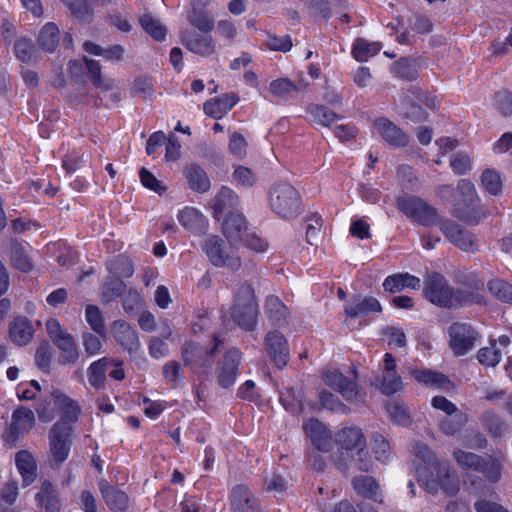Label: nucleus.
I'll return each mask as SVG.
<instances>
[{
  "instance_id": "nucleus-1",
  "label": "nucleus",
  "mask_w": 512,
  "mask_h": 512,
  "mask_svg": "<svg viewBox=\"0 0 512 512\" xmlns=\"http://www.w3.org/2000/svg\"><path fill=\"white\" fill-rule=\"evenodd\" d=\"M423 295L429 302L442 308H454L482 301V297L479 295L467 290L454 289L447 279L438 272L426 276Z\"/></svg>"
},
{
  "instance_id": "nucleus-2",
  "label": "nucleus",
  "mask_w": 512,
  "mask_h": 512,
  "mask_svg": "<svg viewBox=\"0 0 512 512\" xmlns=\"http://www.w3.org/2000/svg\"><path fill=\"white\" fill-rule=\"evenodd\" d=\"M418 480L431 494L442 489L447 495H455L459 491L457 476L451 472L446 461H434L431 465L417 470Z\"/></svg>"
},
{
  "instance_id": "nucleus-3",
  "label": "nucleus",
  "mask_w": 512,
  "mask_h": 512,
  "mask_svg": "<svg viewBox=\"0 0 512 512\" xmlns=\"http://www.w3.org/2000/svg\"><path fill=\"white\" fill-rule=\"evenodd\" d=\"M269 207L283 219L295 218L301 206L299 192L287 182H277L269 190Z\"/></svg>"
},
{
  "instance_id": "nucleus-4",
  "label": "nucleus",
  "mask_w": 512,
  "mask_h": 512,
  "mask_svg": "<svg viewBox=\"0 0 512 512\" xmlns=\"http://www.w3.org/2000/svg\"><path fill=\"white\" fill-rule=\"evenodd\" d=\"M258 314V305L253 287L243 283L235 290L232 318L245 330L253 329Z\"/></svg>"
},
{
  "instance_id": "nucleus-5",
  "label": "nucleus",
  "mask_w": 512,
  "mask_h": 512,
  "mask_svg": "<svg viewBox=\"0 0 512 512\" xmlns=\"http://www.w3.org/2000/svg\"><path fill=\"white\" fill-rule=\"evenodd\" d=\"M45 327L50 339L61 351L58 362L61 365L75 364L79 359V352L73 336L54 318L49 319Z\"/></svg>"
},
{
  "instance_id": "nucleus-6",
  "label": "nucleus",
  "mask_w": 512,
  "mask_h": 512,
  "mask_svg": "<svg viewBox=\"0 0 512 512\" xmlns=\"http://www.w3.org/2000/svg\"><path fill=\"white\" fill-rule=\"evenodd\" d=\"M397 207L411 220L423 226L439 224L438 213L434 207L418 197H400Z\"/></svg>"
},
{
  "instance_id": "nucleus-7",
  "label": "nucleus",
  "mask_w": 512,
  "mask_h": 512,
  "mask_svg": "<svg viewBox=\"0 0 512 512\" xmlns=\"http://www.w3.org/2000/svg\"><path fill=\"white\" fill-rule=\"evenodd\" d=\"M335 443L338 445L341 456L334 457L333 461L338 469L345 471L348 463L343 455L348 457L360 447H366V438L360 428L345 427L336 433Z\"/></svg>"
},
{
  "instance_id": "nucleus-8",
  "label": "nucleus",
  "mask_w": 512,
  "mask_h": 512,
  "mask_svg": "<svg viewBox=\"0 0 512 512\" xmlns=\"http://www.w3.org/2000/svg\"><path fill=\"white\" fill-rule=\"evenodd\" d=\"M202 248L212 265L216 267L228 266L231 269L240 267L239 257H234L227 251L225 241L218 235L208 236L202 243Z\"/></svg>"
},
{
  "instance_id": "nucleus-9",
  "label": "nucleus",
  "mask_w": 512,
  "mask_h": 512,
  "mask_svg": "<svg viewBox=\"0 0 512 512\" xmlns=\"http://www.w3.org/2000/svg\"><path fill=\"white\" fill-rule=\"evenodd\" d=\"M323 381L333 390L337 391L347 401L362 399L363 393L355 379H349L339 370H325L322 373Z\"/></svg>"
},
{
  "instance_id": "nucleus-10",
  "label": "nucleus",
  "mask_w": 512,
  "mask_h": 512,
  "mask_svg": "<svg viewBox=\"0 0 512 512\" xmlns=\"http://www.w3.org/2000/svg\"><path fill=\"white\" fill-rule=\"evenodd\" d=\"M439 228L448 241L462 251L474 252L477 249L476 237L460 224L449 220H441Z\"/></svg>"
},
{
  "instance_id": "nucleus-11",
  "label": "nucleus",
  "mask_w": 512,
  "mask_h": 512,
  "mask_svg": "<svg viewBox=\"0 0 512 512\" xmlns=\"http://www.w3.org/2000/svg\"><path fill=\"white\" fill-rule=\"evenodd\" d=\"M448 334L450 348L457 356L465 355L470 351L477 339L476 331L467 323H453L448 329Z\"/></svg>"
},
{
  "instance_id": "nucleus-12",
  "label": "nucleus",
  "mask_w": 512,
  "mask_h": 512,
  "mask_svg": "<svg viewBox=\"0 0 512 512\" xmlns=\"http://www.w3.org/2000/svg\"><path fill=\"white\" fill-rule=\"evenodd\" d=\"M211 349L204 348L194 342H185L182 346V357L186 365L210 369V362L213 355L222 344L220 337L215 336Z\"/></svg>"
},
{
  "instance_id": "nucleus-13",
  "label": "nucleus",
  "mask_w": 512,
  "mask_h": 512,
  "mask_svg": "<svg viewBox=\"0 0 512 512\" xmlns=\"http://www.w3.org/2000/svg\"><path fill=\"white\" fill-rule=\"evenodd\" d=\"M72 428L64 423H55L50 430V451L55 462H64L70 452Z\"/></svg>"
},
{
  "instance_id": "nucleus-14",
  "label": "nucleus",
  "mask_w": 512,
  "mask_h": 512,
  "mask_svg": "<svg viewBox=\"0 0 512 512\" xmlns=\"http://www.w3.org/2000/svg\"><path fill=\"white\" fill-rule=\"evenodd\" d=\"M372 127L373 135L381 137L391 147H405L409 142L408 135L387 118L375 119Z\"/></svg>"
},
{
  "instance_id": "nucleus-15",
  "label": "nucleus",
  "mask_w": 512,
  "mask_h": 512,
  "mask_svg": "<svg viewBox=\"0 0 512 512\" xmlns=\"http://www.w3.org/2000/svg\"><path fill=\"white\" fill-rule=\"evenodd\" d=\"M111 333L115 341L130 355H135L141 351L142 345L138 332L126 321H113Z\"/></svg>"
},
{
  "instance_id": "nucleus-16",
  "label": "nucleus",
  "mask_w": 512,
  "mask_h": 512,
  "mask_svg": "<svg viewBox=\"0 0 512 512\" xmlns=\"http://www.w3.org/2000/svg\"><path fill=\"white\" fill-rule=\"evenodd\" d=\"M240 361L241 352L237 348H231L218 363L217 382L222 388H229L235 383Z\"/></svg>"
},
{
  "instance_id": "nucleus-17",
  "label": "nucleus",
  "mask_w": 512,
  "mask_h": 512,
  "mask_svg": "<svg viewBox=\"0 0 512 512\" xmlns=\"http://www.w3.org/2000/svg\"><path fill=\"white\" fill-rule=\"evenodd\" d=\"M180 37L185 48L194 54L209 57L216 53V41L210 35L183 30Z\"/></svg>"
},
{
  "instance_id": "nucleus-18",
  "label": "nucleus",
  "mask_w": 512,
  "mask_h": 512,
  "mask_svg": "<svg viewBox=\"0 0 512 512\" xmlns=\"http://www.w3.org/2000/svg\"><path fill=\"white\" fill-rule=\"evenodd\" d=\"M35 423V416L31 409L27 407H19L11 417V424L8 432L5 434V439L8 443L15 444V442L25 433L28 432Z\"/></svg>"
},
{
  "instance_id": "nucleus-19",
  "label": "nucleus",
  "mask_w": 512,
  "mask_h": 512,
  "mask_svg": "<svg viewBox=\"0 0 512 512\" xmlns=\"http://www.w3.org/2000/svg\"><path fill=\"white\" fill-rule=\"evenodd\" d=\"M264 344L274 364L280 369L285 367L289 360V347L284 335L278 331H271L266 334Z\"/></svg>"
},
{
  "instance_id": "nucleus-20",
  "label": "nucleus",
  "mask_w": 512,
  "mask_h": 512,
  "mask_svg": "<svg viewBox=\"0 0 512 512\" xmlns=\"http://www.w3.org/2000/svg\"><path fill=\"white\" fill-rule=\"evenodd\" d=\"M304 430L312 445L320 452H329L334 440L332 432L319 420L310 419L304 425Z\"/></svg>"
},
{
  "instance_id": "nucleus-21",
  "label": "nucleus",
  "mask_w": 512,
  "mask_h": 512,
  "mask_svg": "<svg viewBox=\"0 0 512 512\" xmlns=\"http://www.w3.org/2000/svg\"><path fill=\"white\" fill-rule=\"evenodd\" d=\"M51 399H53L55 408L61 413V421L58 423L69 425L78 420L81 409L76 401L60 390H53L51 392Z\"/></svg>"
},
{
  "instance_id": "nucleus-22",
  "label": "nucleus",
  "mask_w": 512,
  "mask_h": 512,
  "mask_svg": "<svg viewBox=\"0 0 512 512\" xmlns=\"http://www.w3.org/2000/svg\"><path fill=\"white\" fill-rule=\"evenodd\" d=\"M179 223L189 232L195 235H201L208 230L207 218L194 207H184L177 214Z\"/></svg>"
},
{
  "instance_id": "nucleus-23",
  "label": "nucleus",
  "mask_w": 512,
  "mask_h": 512,
  "mask_svg": "<svg viewBox=\"0 0 512 512\" xmlns=\"http://www.w3.org/2000/svg\"><path fill=\"white\" fill-rule=\"evenodd\" d=\"M231 510L232 512H262L258 499L242 485L236 486L232 491Z\"/></svg>"
},
{
  "instance_id": "nucleus-24",
  "label": "nucleus",
  "mask_w": 512,
  "mask_h": 512,
  "mask_svg": "<svg viewBox=\"0 0 512 512\" xmlns=\"http://www.w3.org/2000/svg\"><path fill=\"white\" fill-rule=\"evenodd\" d=\"M453 215L468 225H477L488 217V212L480 202L472 205L468 202H457L454 206Z\"/></svg>"
},
{
  "instance_id": "nucleus-25",
  "label": "nucleus",
  "mask_w": 512,
  "mask_h": 512,
  "mask_svg": "<svg viewBox=\"0 0 512 512\" xmlns=\"http://www.w3.org/2000/svg\"><path fill=\"white\" fill-rule=\"evenodd\" d=\"M352 486L356 493L376 503L384 504L383 495L379 483L371 476H356L352 480Z\"/></svg>"
},
{
  "instance_id": "nucleus-26",
  "label": "nucleus",
  "mask_w": 512,
  "mask_h": 512,
  "mask_svg": "<svg viewBox=\"0 0 512 512\" xmlns=\"http://www.w3.org/2000/svg\"><path fill=\"white\" fill-rule=\"evenodd\" d=\"M183 175L189 188L197 193H205L211 187L207 173L196 163L187 165L183 170Z\"/></svg>"
},
{
  "instance_id": "nucleus-27",
  "label": "nucleus",
  "mask_w": 512,
  "mask_h": 512,
  "mask_svg": "<svg viewBox=\"0 0 512 512\" xmlns=\"http://www.w3.org/2000/svg\"><path fill=\"white\" fill-rule=\"evenodd\" d=\"M381 305L374 297H355L345 306V314L350 318L366 316L370 312H380Z\"/></svg>"
},
{
  "instance_id": "nucleus-28",
  "label": "nucleus",
  "mask_w": 512,
  "mask_h": 512,
  "mask_svg": "<svg viewBox=\"0 0 512 512\" xmlns=\"http://www.w3.org/2000/svg\"><path fill=\"white\" fill-rule=\"evenodd\" d=\"M238 101L239 98L235 94H226L220 98L206 101L203 109L206 115L214 119H221Z\"/></svg>"
},
{
  "instance_id": "nucleus-29",
  "label": "nucleus",
  "mask_w": 512,
  "mask_h": 512,
  "mask_svg": "<svg viewBox=\"0 0 512 512\" xmlns=\"http://www.w3.org/2000/svg\"><path fill=\"white\" fill-rule=\"evenodd\" d=\"M411 374L417 382L429 387L441 390H449L452 387V382L440 372L428 369H414L411 371Z\"/></svg>"
},
{
  "instance_id": "nucleus-30",
  "label": "nucleus",
  "mask_w": 512,
  "mask_h": 512,
  "mask_svg": "<svg viewBox=\"0 0 512 512\" xmlns=\"http://www.w3.org/2000/svg\"><path fill=\"white\" fill-rule=\"evenodd\" d=\"M420 286V279L409 273H399L388 276L383 282L384 289L391 293L402 291L405 288L417 290Z\"/></svg>"
},
{
  "instance_id": "nucleus-31",
  "label": "nucleus",
  "mask_w": 512,
  "mask_h": 512,
  "mask_svg": "<svg viewBox=\"0 0 512 512\" xmlns=\"http://www.w3.org/2000/svg\"><path fill=\"white\" fill-rule=\"evenodd\" d=\"M33 333L34 331L32 325L24 317L16 318L10 324V338L15 344L19 346L27 345L32 340Z\"/></svg>"
},
{
  "instance_id": "nucleus-32",
  "label": "nucleus",
  "mask_w": 512,
  "mask_h": 512,
  "mask_svg": "<svg viewBox=\"0 0 512 512\" xmlns=\"http://www.w3.org/2000/svg\"><path fill=\"white\" fill-rule=\"evenodd\" d=\"M239 203L238 195L229 187L223 186L216 194L212 202L214 217L226 210L235 208Z\"/></svg>"
},
{
  "instance_id": "nucleus-33",
  "label": "nucleus",
  "mask_w": 512,
  "mask_h": 512,
  "mask_svg": "<svg viewBox=\"0 0 512 512\" xmlns=\"http://www.w3.org/2000/svg\"><path fill=\"white\" fill-rule=\"evenodd\" d=\"M37 503L44 507L46 512H59L60 501L57 492L49 481H44L40 491L36 494Z\"/></svg>"
},
{
  "instance_id": "nucleus-34",
  "label": "nucleus",
  "mask_w": 512,
  "mask_h": 512,
  "mask_svg": "<svg viewBox=\"0 0 512 512\" xmlns=\"http://www.w3.org/2000/svg\"><path fill=\"white\" fill-rule=\"evenodd\" d=\"M265 313L273 323L279 326H282L287 322L289 315L288 308L277 296L274 295L266 298Z\"/></svg>"
},
{
  "instance_id": "nucleus-35",
  "label": "nucleus",
  "mask_w": 512,
  "mask_h": 512,
  "mask_svg": "<svg viewBox=\"0 0 512 512\" xmlns=\"http://www.w3.org/2000/svg\"><path fill=\"white\" fill-rule=\"evenodd\" d=\"M15 461L23 484L30 485L36 478V463L33 456L27 451H20L16 454Z\"/></svg>"
},
{
  "instance_id": "nucleus-36",
  "label": "nucleus",
  "mask_w": 512,
  "mask_h": 512,
  "mask_svg": "<svg viewBox=\"0 0 512 512\" xmlns=\"http://www.w3.org/2000/svg\"><path fill=\"white\" fill-rule=\"evenodd\" d=\"M102 497L108 507L113 511H124L128 508V496L112 486L105 485L100 488Z\"/></svg>"
},
{
  "instance_id": "nucleus-37",
  "label": "nucleus",
  "mask_w": 512,
  "mask_h": 512,
  "mask_svg": "<svg viewBox=\"0 0 512 512\" xmlns=\"http://www.w3.org/2000/svg\"><path fill=\"white\" fill-rule=\"evenodd\" d=\"M246 231V221L241 214L229 215L223 223V233L230 242H237Z\"/></svg>"
},
{
  "instance_id": "nucleus-38",
  "label": "nucleus",
  "mask_w": 512,
  "mask_h": 512,
  "mask_svg": "<svg viewBox=\"0 0 512 512\" xmlns=\"http://www.w3.org/2000/svg\"><path fill=\"white\" fill-rule=\"evenodd\" d=\"M110 365V358L103 357L94 361L88 367V381L95 389H101L106 380V371Z\"/></svg>"
},
{
  "instance_id": "nucleus-39",
  "label": "nucleus",
  "mask_w": 512,
  "mask_h": 512,
  "mask_svg": "<svg viewBox=\"0 0 512 512\" xmlns=\"http://www.w3.org/2000/svg\"><path fill=\"white\" fill-rule=\"evenodd\" d=\"M381 49L379 42H368L363 38H357L352 46V56L358 62H365L375 56Z\"/></svg>"
},
{
  "instance_id": "nucleus-40",
  "label": "nucleus",
  "mask_w": 512,
  "mask_h": 512,
  "mask_svg": "<svg viewBox=\"0 0 512 512\" xmlns=\"http://www.w3.org/2000/svg\"><path fill=\"white\" fill-rule=\"evenodd\" d=\"M126 290V284L117 277H109L102 286L101 299L104 303H110L120 297Z\"/></svg>"
},
{
  "instance_id": "nucleus-41",
  "label": "nucleus",
  "mask_w": 512,
  "mask_h": 512,
  "mask_svg": "<svg viewBox=\"0 0 512 512\" xmlns=\"http://www.w3.org/2000/svg\"><path fill=\"white\" fill-rule=\"evenodd\" d=\"M308 113L310 115L311 121L314 124H318L324 127H329L331 124L340 119V117L335 112L322 105L309 106Z\"/></svg>"
},
{
  "instance_id": "nucleus-42",
  "label": "nucleus",
  "mask_w": 512,
  "mask_h": 512,
  "mask_svg": "<svg viewBox=\"0 0 512 512\" xmlns=\"http://www.w3.org/2000/svg\"><path fill=\"white\" fill-rule=\"evenodd\" d=\"M87 70L92 84L102 91H111L114 88V82L111 79H103L101 75V65L98 61L85 58Z\"/></svg>"
},
{
  "instance_id": "nucleus-43",
  "label": "nucleus",
  "mask_w": 512,
  "mask_h": 512,
  "mask_svg": "<svg viewBox=\"0 0 512 512\" xmlns=\"http://www.w3.org/2000/svg\"><path fill=\"white\" fill-rule=\"evenodd\" d=\"M306 85H298L288 78L273 80L269 85L270 93L277 98H286L294 92L305 89Z\"/></svg>"
},
{
  "instance_id": "nucleus-44",
  "label": "nucleus",
  "mask_w": 512,
  "mask_h": 512,
  "mask_svg": "<svg viewBox=\"0 0 512 512\" xmlns=\"http://www.w3.org/2000/svg\"><path fill=\"white\" fill-rule=\"evenodd\" d=\"M502 469V459L495 455H489L484 458V464L481 465L478 472L483 473L489 482L496 483L501 479Z\"/></svg>"
},
{
  "instance_id": "nucleus-45",
  "label": "nucleus",
  "mask_w": 512,
  "mask_h": 512,
  "mask_svg": "<svg viewBox=\"0 0 512 512\" xmlns=\"http://www.w3.org/2000/svg\"><path fill=\"white\" fill-rule=\"evenodd\" d=\"M139 23L143 30L156 41H162L166 37V27L156 18L149 14L140 17Z\"/></svg>"
},
{
  "instance_id": "nucleus-46",
  "label": "nucleus",
  "mask_w": 512,
  "mask_h": 512,
  "mask_svg": "<svg viewBox=\"0 0 512 512\" xmlns=\"http://www.w3.org/2000/svg\"><path fill=\"white\" fill-rule=\"evenodd\" d=\"M453 457L461 468L467 470L478 472L481 469V465L484 464V457L461 449L454 450Z\"/></svg>"
},
{
  "instance_id": "nucleus-47",
  "label": "nucleus",
  "mask_w": 512,
  "mask_h": 512,
  "mask_svg": "<svg viewBox=\"0 0 512 512\" xmlns=\"http://www.w3.org/2000/svg\"><path fill=\"white\" fill-rule=\"evenodd\" d=\"M11 262L16 269L24 273L30 272L34 267L28 252L18 243L13 244L11 247Z\"/></svg>"
},
{
  "instance_id": "nucleus-48",
  "label": "nucleus",
  "mask_w": 512,
  "mask_h": 512,
  "mask_svg": "<svg viewBox=\"0 0 512 512\" xmlns=\"http://www.w3.org/2000/svg\"><path fill=\"white\" fill-rule=\"evenodd\" d=\"M453 417H446L439 423V429L447 436H454L457 434L468 422L466 413L457 412Z\"/></svg>"
},
{
  "instance_id": "nucleus-49",
  "label": "nucleus",
  "mask_w": 512,
  "mask_h": 512,
  "mask_svg": "<svg viewBox=\"0 0 512 512\" xmlns=\"http://www.w3.org/2000/svg\"><path fill=\"white\" fill-rule=\"evenodd\" d=\"M482 188L493 196L501 194L503 182L500 174L493 169H486L482 172L481 177Z\"/></svg>"
},
{
  "instance_id": "nucleus-50",
  "label": "nucleus",
  "mask_w": 512,
  "mask_h": 512,
  "mask_svg": "<svg viewBox=\"0 0 512 512\" xmlns=\"http://www.w3.org/2000/svg\"><path fill=\"white\" fill-rule=\"evenodd\" d=\"M39 43L47 52H53L59 43V29L54 23H47L39 34Z\"/></svg>"
},
{
  "instance_id": "nucleus-51",
  "label": "nucleus",
  "mask_w": 512,
  "mask_h": 512,
  "mask_svg": "<svg viewBox=\"0 0 512 512\" xmlns=\"http://www.w3.org/2000/svg\"><path fill=\"white\" fill-rule=\"evenodd\" d=\"M196 6L194 5L188 16L189 23L202 33L208 34L214 27V20L206 11L196 8Z\"/></svg>"
},
{
  "instance_id": "nucleus-52",
  "label": "nucleus",
  "mask_w": 512,
  "mask_h": 512,
  "mask_svg": "<svg viewBox=\"0 0 512 512\" xmlns=\"http://www.w3.org/2000/svg\"><path fill=\"white\" fill-rule=\"evenodd\" d=\"M85 319L91 329L99 336H106V327L100 309L96 305H87Z\"/></svg>"
},
{
  "instance_id": "nucleus-53",
  "label": "nucleus",
  "mask_w": 512,
  "mask_h": 512,
  "mask_svg": "<svg viewBox=\"0 0 512 512\" xmlns=\"http://www.w3.org/2000/svg\"><path fill=\"white\" fill-rule=\"evenodd\" d=\"M371 447L378 461L385 463L389 460L390 444L381 434L375 433L372 435Z\"/></svg>"
},
{
  "instance_id": "nucleus-54",
  "label": "nucleus",
  "mask_w": 512,
  "mask_h": 512,
  "mask_svg": "<svg viewBox=\"0 0 512 512\" xmlns=\"http://www.w3.org/2000/svg\"><path fill=\"white\" fill-rule=\"evenodd\" d=\"M488 289L500 301L512 303L511 284L500 279H494L488 283Z\"/></svg>"
},
{
  "instance_id": "nucleus-55",
  "label": "nucleus",
  "mask_w": 512,
  "mask_h": 512,
  "mask_svg": "<svg viewBox=\"0 0 512 512\" xmlns=\"http://www.w3.org/2000/svg\"><path fill=\"white\" fill-rule=\"evenodd\" d=\"M457 193L461 196V200L458 202L469 204H475L480 202V198L477 194L474 184L468 179H461L457 184Z\"/></svg>"
},
{
  "instance_id": "nucleus-56",
  "label": "nucleus",
  "mask_w": 512,
  "mask_h": 512,
  "mask_svg": "<svg viewBox=\"0 0 512 512\" xmlns=\"http://www.w3.org/2000/svg\"><path fill=\"white\" fill-rule=\"evenodd\" d=\"M35 46L30 39L20 38L15 43V54L17 58L24 62L30 63L35 59Z\"/></svg>"
},
{
  "instance_id": "nucleus-57",
  "label": "nucleus",
  "mask_w": 512,
  "mask_h": 512,
  "mask_svg": "<svg viewBox=\"0 0 512 512\" xmlns=\"http://www.w3.org/2000/svg\"><path fill=\"white\" fill-rule=\"evenodd\" d=\"M501 350L496 348V342H491L490 347H483L478 351V361L486 366L494 367L501 360Z\"/></svg>"
},
{
  "instance_id": "nucleus-58",
  "label": "nucleus",
  "mask_w": 512,
  "mask_h": 512,
  "mask_svg": "<svg viewBox=\"0 0 512 512\" xmlns=\"http://www.w3.org/2000/svg\"><path fill=\"white\" fill-rule=\"evenodd\" d=\"M232 179L240 186L251 188L255 185L257 176L250 168L239 165L235 167Z\"/></svg>"
},
{
  "instance_id": "nucleus-59",
  "label": "nucleus",
  "mask_w": 512,
  "mask_h": 512,
  "mask_svg": "<svg viewBox=\"0 0 512 512\" xmlns=\"http://www.w3.org/2000/svg\"><path fill=\"white\" fill-rule=\"evenodd\" d=\"M63 2L79 20L86 22L91 20L92 10L88 6V2L84 0H63Z\"/></svg>"
},
{
  "instance_id": "nucleus-60",
  "label": "nucleus",
  "mask_w": 512,
  "mask_h": 512,
  "mask_svg": "<svg viewBox=\"0 0 512 512\" xmlns=\"http://www.w3.org/2000/svg\"><path fill=\"white\" fill-rule=\"evenodd\" d=\"M354 466L362 472H369L373 467V461L366 447H360L356 452L348 456Z\"/></svg>"
},
{
  "instance_id": "nucleus-61",
  "label": "nucleus",
  "mask_w": 512,
  "mask_h": 512,
  "mask_svg": "<svg viewBox=\"0 0 512 512\" xmlns=\"http://www.w3.org/2000/svg\"><path fill=\"white\" fill-rule=\"evenodd\" d=\"M109 271L115 275V277H130L132 276L134 269L131 262L123 257H118L108 263Z\"/></svg>"
},
{
  "instance_id": "nucleus-62",
  "label": "nucleus",
  "mask_w": 512,
  "mask_h": 512,
  "mask_svg": "<svg viewBox=\"0 0 512 512\" xmlns=\"http://www.w3.org/2000/svg\"><path fill=\"white\" fill-rule=\"evenodd\" d=\"M322 227V218L313 214L306 221V241L308 244L313 245L318 240L320 236V231Z\"/></svg>"
},
{
  "instance_id": "nucleus-63",
  "label": "nucleus",
  "mask_w": 512,
  "mask_h": 512,
  "mask_svg": "<svg viewBox=\"0 0 512 512\" xmlns=\"http://www.w3.org/2000/svg\"><path fill=\"white\" fill-rule=\"evenodd\" d=\"M88 161V155L85 152L73 151L67 154L63 159V168L68 173L78 170L82 164Z\"/></svg>"
},
{
  "instance_id": "nucleus-64",
  "label": "nucleus",
  "mask_w": 512,
  "mask_h": 512,
  "mask_svg": "<svg viewBox=\"0 0 512 512\" xmlns=\"http://www.w3.org/2000/svg\"><path fill=\"white\" fill-rule=\"evenodd\" d=\"M390 347H404L406 345V336L404 331L395 326H389L382 332Z\"/></svg>"
}]
</instances>
